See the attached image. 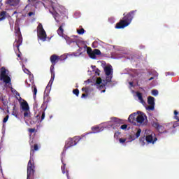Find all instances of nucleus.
Segmentation results:
<instances>
[{
  "mask_svg": "<svg viewBox=\"0 0 179 179\" xmlns=\"http://www.w3.org/2000/svg\"><path fill=\"white\" fill-rule=\"evenodd\" d=\"M33 15H34V13H33V12H29V13H28V16H29V17H31V16H33Z\"/></svg>",
  "mask_w": 179,
  "mask_h": 179,
  "instance_id": "nucleus-47",
  "label": "nucleus"
},
{
  "mask_svg": "<svg viewBox=\"0 0 179 179\" xmlns=\"http://www.w3.org/2000/svg\"><path fill=\"white\" fill-rule=\"evenodd\" d=\"M104 72L106 75V82H111V79H113V68L111 66H106Z\"/></svg>",
  "mask_w": 179,
  "mask_h": 179,
  "instance_id": "nucleus-8",
  "label": "nucleus"
},
{
  "mask_svg": "<svg viewBox=\"0 0 179 179\" xmlns=\"http://www.w3.org/2000/svg\"><path fill=\"white\" fill-rule=\"evenodd\" d=\"M0 169H2V166H1V158H0Z\"/></svg>",
  "mask_w": 179,
  "mask_h": 179,
  "instance_id": "nucleus-58",
  "label": "nucleus"
},
{
  "mask_svg": "<svg viewBox=\"0 0 179 179\" xmlns=\"http://www.w3.org/2000/svg\"><path fill=\"white\" fill-rule=\"evenodd\" d=\"M148 103L150 106H155V97L153 96H148Z\"/></svg>",
  "mask_w": 179,
  "mask_h": 179,
  "instance_id": "nucleus-22",
  "label": "nucleus"
},
{
  "mask_svg": "<svg viewBox=\"0 0 179 179\" xmlns=\"http://www.w3.org/2000/svg\"><path fill=\"white\" fill-rule=\"evenodd\" d=\"M82 90H83V92H85V93H87V92H89V89L85 88V87L82 88Z\"/></svg>",
  "mask_w": 179,
  "mask_h": 179,
  "instance_id": "nucleus-45",
  "label": "nucleus"
},
{
  "mask_svg": "<svg viewBox=\"0 0 179 179\" xmlns=\"http://www.w3.org/2000/svg\"><path fill=\"white\" fill-rule=\"evenodd\" d=\"M8 120H9V115H7L3 120V124L6 123L8 122Z\"/></svg>",
  "mask_w": 179,
  "mask_h": 179,
  "instance_id": "nucleus-40",
  "label": "nucleus"
},
{
  "mask_svg": "<svg viewBox=\"0 0 179 179\" xmlns=\"http://www.w3.org/2000/svg\"><path fill=\"white\" fill-rule=\"evenodd\" d=\"M12 115H14V117H16V118H18V117H19V113H18L17 110H16V106L13 107Z\"/></svg>",
  "mask_w": 179,
  "mask_h": 179,
  "instance_id": "nucleus-25",
  "label": "nucleus"
},
{
  "mask_svg": "<svg viewBox=\"0 0 179 179\" xmlns=\"http://www.w3.org/2000/svg\"><path fill=\"white\" fill-rule=\"evenodd\" d=\"M20 0H6V4L8 5V6H17Z\"/></svg>",
  "mask_w": 179,
  "mask_h": 179,
  "instance_id": "nucleus-14",
  "label": "nucleus"
},
{
  "mask_svg": "<svg viewBox=\"0 0 179 179\" xmlns=\"http://www.w3.org/2000/svg\"><path fill=\"white\" fill-rule=\"evenodd\" d=\"M92 131H93L94 134H97L98 132H101V129H100L99 127H92Z\"/></svg>",
  "mask_w": 179,
  "mask_h": 179,
  "instance_id": "nucleus-24",
  "label": "nucleus"
},
{
  "mask_svg": "<svg viewBox=\"0 0 179 179\" xmlns=\"http://www.w3.org/2000/svg\"><path fill=\"white\" fill-rule=\"evenodd\" d=\"M101 82H102V80L100 78H97L96 81V85L100 86V85H101Z\"/></svg>",
  "mask_w": 179,
  "mask_h": 179,
  "instance_id": "nucleus-33",
  "label": "nucleus"
},
{
  "mask_svg": "<svg viewBox=\"0 0 179 179\" xmlns=\"http://www.w3.org/2000/svg\"><path fill=\"white\" fill-rule=\"evenodd\" d=\"M136 121L138 124H143V125H146L148 124V117L145 113H141V115H137L136 117Z\"/></svg>",
  "mask_w": 179,
  "mask_h": 179,
  "instance_id": "nucleus-7",
  "label": "nucleus"
},
{
  "mask_svg": "<svg viewBox=\"0 0 179 179\" xmlns=\"http://www.w3.org/2000/svg\"><path fill=\"white\" fill-rule=\"evenodd\" d=\"M0 66H1V64H0Z\"/></svg>",
  "mask_w": 179,
  "mask_h": 179,
  "instance_id": "nucleus-62",
  "label": "nucleus"
},
{
  "mask_svg": "<svg viewBox=\"0 0 179 179\" xmlns=\"http://www.w3.org/2000/svg\"><path fill=\"white\" fill-rule=\"evenodd\" d=\"M153 79H155V77H151L150 78L148 79V80H149V81L153 80Z\"/></svg>",
  "mask_w": 179,
  "mask_h": 179,
  "instance_id": "nucleus-53",
  "label": "nucleus"
},
{
  "mask_svg": "<svg viewBox=\"0 0 179 179\" xmlns=\"http://www.w3.org/2000/svg\"><path fill=\"white\" fill-rule=\"evenodd\" d=\"M101 93H106V90H102Z\"/></svg>",
  "mask_w": 179,
  "mask_h": 179,
  "instance_id": "nucleus-56",
  "label": "nucleus"
},
{
  "mask_svg": "<svg viewBox=\"0 0 179 179\" xmlns=\"http://www.w3.org/2000/svg\"><path fill=\"white\" fill-rule=\"evenodd\" d=\"M73 94H75L77 97L79 96V90L78 89H75L73 90Z\"/></svg>",
  "mask_w": 179,
  "mask_h": 179,
  "instance_id": "nucleus-34",
  "label": "nucleus"
},
{
  "mask_svg": "<svg viewBox=\"0 0 179 179\" xmlns=\"http://www.w3.org/2000/svg\"><path fill=\"white\" fill-rule=\"evenodd\" d=\"M22 69H24V72L25 73H30V71H29V69L24 68V65L22 66Z\"/></svg>",
  "mask_w": 179,
  "mask_h": 179,
  "instance_id": "nucleus-41",
  "label": "nucleus"
},
{
  "mask_svg": "<svg viewBox=\"0 0 179 179\" xmlns=\"http://www.w3.org/2000/svg\"><path fill=\"white\" fill-rule=\"evenodd\" d=\"M66 176H67V178L69 179V175L68 173H66Z\"/></svg>",
  "mask_w": 179,
  "mask_h": 179,
  "instance_id": "nucleus-57",
  "label": "nucleus"
},
{
  "mask_svg": "<svg viewBox=\"0 0 179 179\" xmlns=\"http://www.w3.org/2000/svg\"><path fill=\"white\" fill-rule=\"evenodd\" d=\"M15 92H16L15 93L16 96H18V97H20V100H22V97H20V94H19V92H17V91Z\"/></svg>",
  "mask_w": 179,
  "mask_h": 179,
  "instance_id": "nucleus-48",
  "label": "nucleus"
},
{
  "mask_svg": "<svg viewBox=\"0 0 179 179\" xmlns=\"http://www.w3.org/2000/svg\"><path fill=\"white\" fill-rule=\"evenodd\" d=\"M137 97H138V100H140V101H141V103H143V97L142 96V93L137 92Z\"/></svg>",
  "mask_w": 179,
  "mask_h": 179,
  "instance_id": "nucleus-29",
  "label": "nucleus"
},
{
  "mask_svg": "<svg viewBox=\"0 0 179 179\" xmlns=\"http://www.w3.org/2000/svg\"><path fill=\"white\" fill-rule=\"evenodd\" d=\"M0 80H3L6 85L10 83V77L6 75V69L3 66L1 67Z\"/></svg>",
  "mask_w": 179,
  "mask_h": 179,
  "instance_id": "nucleus-6",
  "label": "nucleus"
},
{
  "mask_svg": "<svg viewBox=\"0 0 179 179\" xmlns=\"http://www.w3.org/2000/svg\"><path fill=\"white\" fill-rule=\"evenodd\" d=\"M95 73L98 76L100 75V70H99V69H96V71H95Z\"/></svg>",
  "mask_w": 179,
  "mask_h": 179,
  "instance_id": "nucleus-46",
  "label": "nucleus"
},
{
  "mask_svg": "<svg viewBox=\"0 0 179 179\" xmlns=\"http://www.w3.org/2000/svg\"><path fill=\"white\" fill-rule=\"evenodd\" d=\"M79 141H80V137L79 136H75L74 138H69L68 141H66L63 152H62V156H64V155H65V152H66V150H68V149H69V148H72V146H75V145H77Z\"/></svg>",
  "mask_w": 179,
  "mask_h": 179,
  "instance_id": "nucleus-2",
  "label": "nucleus"
},
{
  "mask_svg": "<svg viewBox=\"0 0 179 179\" xmlns=\"http://www.w3.org/2000/svg\"><path fill=\"white\" fill-rule=\"evenodd\" d=\"M50 59L52 65H56L57 62H58L59 61H62L61 57H59V56L57 55H51Z\"/></svg>",
  "mask_w": 179,
  "mask_h": 179,
  "instance_id": "nucleus-12",
  "label": "nucleus"
},
{
  "mask_svg": "<svg viewBox=\"0 0 179 179\" xmlns=\"http://www.w3.org/2000/svg\"><path fill=\"white\" fill-rule=\"evenodd\" d=\"M152 126L159 132V134H164V132H167V131H164V127L163 125H160L159 122L153 121L152 123Z\"/></svg>",
  "mask_w": 179,
  "mask_h": 179,
  "instance_id": "nucleus-11",
  "label": "nucleus"
},
{
  "mask_svg": "<svg viewBox=\"0 0 179 179\" xmlns=\"http://www.w3.org/2000/svg\"><path fill=\"white\" fill-rule=\"evenodd\" d=\"M62 26H64V24H62V25H61L57 29V34L61 36H64V28H62Z\"/></svg>",
  "mask_w": 179,
  "mask_h": 179,
  "instance_id": "nucleus-23",
  "label": "nucleus"
},
{
  "mask_svg": "<svg viewBox=\"0 0 179 179\" xmlns=\"http://www.w3.org/2000/svg\"><path fill=\"white\" fill-rule=\"evenodd\" d=\"M28 131L30 134H34V132H36V128L29 129Z\"/></svg>",
  "mask_w": 179,
  "mask_h": 179,
  "instance_id": "nucleus-42",
  "label": "nucleus"
},
{
  "mask_svg": "<svg viewBox=\"0 0 179 179\" xmlns=\"http://www.w3.org/2000/svg\"><path fill=\"white\" fill-rule=\"evenodd\" d=\"M90 58H92V59H96V55H101V52L99 49H94L90 55H88Z\"/></svg>",
  "mask_w": 179,
  "mask_h": 179,
  "instance_id": "nucleus-13",
  "label": "nucleus"
},
{
  "mask_svg": "<svg viewBox=\"0 0 179 179\" xmlns=\"http://www.w3.org/2000/svg\"><path fill=\"white\" fill-rule=\"evenodd\" d=\"M32 87L34 88V99H36V96H37V87H36V85H34Z\"/></svg>",
  "mask_w": 179,
  "mask_h": 179,
  "instance_id": "nucleus-30",
  "label": "nucleus"
},
{
  "mask_svg": "<svg viewBox=\"0 0 179 179\" xmlns=\"http://www.w3.org/2000/svg\"><path fill=\"white\" fill-rule=\"evenodd\" d=\"M129 84L130 85V86L133 87L134 86V83L132 82H129Z\"/></svg>",
  "mask_w": 179,
  "mask_h": 179,
  "instance_id": "nucleus-52",
  "label": "nucleus"
},
{
  "mask_svg": "<svg viewBox=\"0 0 179 179\" xmlns=\"http://www.w3.org/2000/svg\"><path fill=\"white\" fill-rule=\"evenodd\" d=\"M141 132H142V129H138L135 136L130 135L129 138L131 141H135V139L139 138L141 136Z\"/></svg>",
  "mask_w": 179,
  "mask_h": 179,
  "instance_id": "nucleus-15",
  "label": "nucleus"
},
{
  "mask_svg": "<svg viewBox=\"0 0 179 179\" xmlns=\"http://www.w3.org/2000/svg\"><path fill=\"white\" fill-rule=\"evenodd\" d=\"M81 97H82V99H83L85 97H87V94H83Z\"/></svg>",
  "mask_w": 179,
  "mask_h": 179,
  "instance_id": "nucleus-49",
  "label": "nucleus"
},
{
  "mask_svg": "<svg viewBox=\"0 0 179 179\" xmlns=\"http://www.w3.org/2000/svg\"><path fill=\"white\" fill-rule=\"evenodd\" d=\"M44 111L45 110H42V111L39 112V113L36 115V118H40V115H41L40 122H41V121H43V120H44V118H45V112H44Z\"/></svg>",
  "mask_w": 179,
  "mask_h": 179,
  "instance_id": "nucleus-19",
  "label": "nucleus"
},
{
  "mask_svg": "<svg viewBox=\"0 0 179 179\" xmlns=\"http://www.w3.org/2000/svg\"><path fill=\"white\" fill-rule=\"evenodd\" d=\"M50 102V100H48V98L46 101H43L41 108L43 111H45L47 110V107H48V103Z\"/></svg>",
  "mask_w": 179,
  "mask_h": 179,
  "instance_id": "nucleus-20",
  "label": "nucleus"
},
{
  "mask_svg": "<svg viewBox=\"0 0 179 179\" xmlns=\"http://www.w3.org/2000/svg\"><path fill=\"white\" fill-rule=\"evenodd\" d=\"M15 36H17V38L15 39L13 45L17 50H19V48L23 43V37H22V32H20V28L19 27H15Z\"/></svg>",
  "mask_w": 179,
  "mask_h": 179,
  "instance_id": "nucleus-3",
  "label": "nucleus"
},
{
  "mask_svg": "<svg viewBox=\"0 0 179 179\" xmlns=\"http://www.w3.org/2000/svg\"><path fill=\"white\" fill-rule=\"evenodd\" d=\"M136 12V10H131L126 15L125 13H124L123 19L116 24L115 29H124V27L129 26V24H131V22H132V19H134V16H135Z\"/></svg>",
  "mask_w": 179,
  "mask_h": 179,
  "instance_id": "nucleus-1",
  "label": "nucleus"
},
{
  "mask_svg": "<svg viewBox=\"0 0 179 179\" xmlns=\"http://www.w3.org/2000/svg\"><path fill=\"white\" fill-rule=\"evenodd\" d=\"M61 160H62V163L63 164V166L61 167L62 171L63 174H65V166H66V164L64 163V158L62 157Z\"/></svg>",
  "mask_w": 179,
  "mask_h": 179,
  "instance_id": "nucleus-27",
  "label": "nucleus"
},
{
  "mask_svg": "<svg viewBox=\"0 0 179 179\" xmlns=\"http://www.w3.org/2000/svg\"><path fill=\"white\" fill-rule=\"evenodd\" d=\"M143 141H144L145 137H143V138H141V141H143Z\"/></svg>",
  "mask_w": 179,
  "mask_h": 179,
  "instance_id": "nucleus-59",
  "label": "nucleus"
},
{
  "mask_svg": "<svg viewBox=\"0 0 179 179\" xmlns=\"http://www.w3.org/2000/svg\"><path fill=\"white\" fill-rule=\"evenodd\" d=\"M152 96H157V94H159V91H157V90H152Z\"/></svg>",
  "mask_w": 179,
  "mask_h": 179,
  "instance_id": "nucleus-37",
  "label": "nucleus"
},
{
  "mask_svg": "<svg viewBox=\"0 0 179 179\" xmlns=\"http://www.w3.org/2000/svg\"><path fill=\"white\" fill-rule=\"evenodd\" d=\"M92 52H93V50H92V48L90 47L87 48V54H88V55H90Z\"/></svg>",
  "mask_w": 179,
  "mask_h": 179,
  "instance_id": "nucleus-38",
  "label": "nucleus"
},
{
  "mask_svg": "<svg viewBox=\"0 0 179 179\" xmlns=\"http://www.w3.org/2000/svg\"><path fill=\"white\" fill-rule=\"evenodd\" d=\"M37 150H38V144H34V145H31L30 155L33 156V155H34V152H37Z\"/></svg>",
  "mask_w": 179,
  "mask_h": 179,
  "instance_id": "nucleus-17",
  "label": "nucleus"
},
{
  "mask_svg": "<svg viewBox=\"0 0 179 179\" xmlns=\"http://www.w3.org/2000/svg\"><path fill=\"white\" fill-rule=\"evenodd\" d=\"M15 13H17V12H16V11H15V12H14V14H15Z\"/></svg>",
  "mask_w": 179,
  "mask_h": 179,
  "instance_id": "nucleus-60",
  "label": "nucleus"
},
{
  "mask_svg": "<svg viewBox=\"0 0 179 179\" xmlns=\"http://www.w3.org/2000/svg\"><path fill=\"white\" fill-rule=\"evenodd\" d=\"M92 69H96V66H92Z\"/></svg>",
  "mask_w": 179,
  "mask_h": 179,
  "instance_id": "nucleus-55",
  "label": "nucleus"
},
{
  "mask_svg": "<svg viewBox=\"0 0 179 179\" xmlns=\"http://www.w3.org/2000/svg\"><path fill=\"white\" fill-rule=\"evenodd\" d=\"M9 15L6 13V11H1L0 13V22H2V20H5L6 17H8Z\"/></svg>",
  "mask_w": 179,
  "mask_h": 179,
  "instance_id": "nucleus-18",
  "label": "nucleus"
},
{
  "mask_svg": "<svg viewBox=\"0 0 179 179\" xmlns=\"http://www.w3.org/2000/svg\"><path fill=\"white\" fill-rule=\"evenodd\" d=\"M24 117L29 118V117H30V112H29V110H25L24 113Z\"/></svg>",
  "mask_w": 179,
  "mask_h": 179,
  "instance_id": "nucleus-35",
  "label": "nucleus"
},
{
  "mask_svg": "<svg viewBox=\"0 0 179 179\" xmlns=\"http://www.w3.org/2000/svg\"><path fill=\"white\" fill-rule=\"evenodd\" d=\"M85 29L83 28H81L80 29H77V33L80 35L85 34Z\"/></svg>",
  "mask_w": 179,
  "mask_h": 179,
  "instance_id": "nucleus-31",
  "label": "nucleus"
},
{
  "mask_svg": "<svg viewBox=\"0 0 179 179\" xmlns=\"http://www.w3.org/2000/svg\"><path fill=\"white\" fill-rule=\"evenodd\" d=\"M136 117V113L131 114L128 118L129 122H134V121H136V117Z\"/></svg>",
  "mask_w": 179,
  "mask_h": 179,
  "instance_id": "nucleus-21",
  "label": "nucleus"
},
{
  "mask_svg": "<svg viewBox=\"0 0 179 179\" xmlns=\"http://www.w3.org/2000/svg\"><path fill=\"white\" fill-rule=\"evenodd\" d=\"M176 127H177L176 125V124H173V125H172V128H176Z\"/></svg>",
  "mask_w": 179,
  "mask_h": 179,
  "instance_id": "nucleus-54",
  "label": "nucleus"
},
{
  "mask_svg": "<svg viewBox=\"0 0 179 179\" xmlns=\"http://www.w3.org/2000/svg\"><path fill=\"white\" fill-rule=\"evenodd\" d=\"M127 128H128V125L127 124H123L120 127V129H127Z\"/></svg>",
  "mask_w": 179,
  "mask_h": 179,
  "instance_id": "nucleus-44",
  "label": "nucleus"
},
{
  "mask_svg": "<svg viewBox=\"0 0 179 179\" xmlns=\"http://www.w3.org/2000/svg\"><path fill=\"white\" fill-rule=\"evenodd\" d=\"M54 79H55V74L52 73V74H51V78L49 81L48 85H52V83L54 82Z\"/></svg>",
  "mask_w": 179,
  "mask_h": 179,
  "instance_id": "nucleus-28",
  "label": "nucleus"
},
{
  "mask_svg": "<svg viewBox=\"0 0 179 179\" xmlns=\"http://www.w3.org/2000/svg\"><path fill=\"white\" fill-rule=\"evenodd\" d=\"M29 1V2H36L37 1V0H28Z\"/></svg>",
  "mask_w": 179,
  "mask_h": 179,
  "instance_id": "nucleus-51",
  "label": "nucleus"
},
{
  "mask_svg": "<svg viewBox=\"0 0 179 179\" xmlns=\"http://www.w3.org/2000/svg\"><path fill=\"white\" fill-rule=\"evenodd\" d=\"M111 121L113 122L111 127L113 129L124 124V122L121 119H118V117H111Z\"/></svg>",
  "mask_w": 179,
  "mask_h": 179,
  "instance_id": "nucleus-9",
  "label": "nucleus"
},
{
  "mask_svg": "<svg viewBox=\"0 0 179 179\" xmlns=\"http://www.w3.org/2000/svg\"><path fill=\"white\" fill-rule=\"evenodd\" d=\"M54 66H55V65L54 64H52L51 66H50V73H51V75H55V72L54 71Z\"/></svg>",
  "mask_w": 179,
  "mask_h": 179,
  "instance_id": "nucleus-36",
  "label": "nucleus"
},
{
  "mask_svg": "<svg viewBox=\"0 0 179 179\" xmlns=\"http://www.w3.org/2000/svg\"><path fill=\"white\" fill-rule=\"evenodd\" d=\"M18 50V49H17ZM18 51H19V54H17V57H18V58H20V55H22V52H20V49L18 50Z\"/></svg>",
  "mask_w": 179,
  "mask_h": 179,
  "instance_id": "nucleus-50",
  "label": "nucleus"
},
{
  "mask_svg": "<svg viewBox=\"0 0 179 179\" xmlns=\"http://www.w3.org/2000/svg\"><path fill=\"white\" fill-rule=\"evenodd\" d=\"M21 107L23 111H29V103L26 101L21 103Z\"/></svg>",
  "mask_w": 179,
  "mask_h": 179,
  "instance_id": "nucleus-16",
  "label": "nucleus"
},
{
  "mask_svg": "<svg viewBox=\"0 0 179 179\" xmlns=\"http://www.w3.org/2000/svg\"><path fill=\"white\" fill-rule=\"evenodd\" d=\"M145 141L147 143H155L156 141H157V138H156V135L153 133L151 132L150 134H148L145 136Z\"/></svg>",
  "mask_w": 179,
  "mask_h": 179,
  "instance_id": "nucleus-10",
  "label": "nucleus"
},
{
  "mask_svg": "<svg viewBox=\"0 0 179 179\" xmlns=\"http://www.w3.org/2000/svg\"><path fill=\"white\" fill-rule=\"evenodd\" d=\"M119 141L120 143H125V142H127V138H120Z\"/></svg>",
  "mask_w": 179,
  "mask_h": 179,
  "instance_id": "nucleus-43",
  "label": "nucleus"
},
{
  "mask_svg": "<svg viewBox=\"0 0 179 179\" xmlns=\"http://www.w3.org/2000/svg\"><path fill=\"white\" fill-rule=\"evenodd\" d=\"M107 83H110V82L106 81L105 84H101L96 86L99 90H103V89H106V85H107Z\"/></svg>",
  "mask_w": 179,
  "mask_h": 179,
  "instance_id": "nucleus-26",
  "label": "nucleus"
},
{
  "mask_svg": "<svg viewBox=\"0 0 179 179\" xmlns=\"http://www.w3.org/2000/svg\"><path fill=\"white\" fill-rule=\"evenodd\" d=\"M38 38H40L42 41H45V40H47V34L41 24L38 25Z\"/></svg>",
  "mask_w": 179,
  "mask_h": 179,
  "instance_id": "nucleus-5",
  "label": "nucleus"
},
{
  "mask_svg": "<svg viewBox=\"0 0 179 179\" xmlns=\"http://www.w3.org/2000/svg\"><path fill=\"white\" fill-rule=\"evenodd\" d=\"M155 121H157V119H155Z\"/></svg>",
  "mask_w": 179,
  "mask_h": 179,
  "instance_id": "nucleus-61",
  "label": "nucleus"
},
{
  "mask_svg": "<svg viewBox=\"0 0 179 179\" xmlns=\"http://www.w3.org/2000/svg\"><path fill=\"white\" fill-rule=\"evenodd\" d=\"M36 166H34V161L30 159L28 162L27 165V179H34V173L35 170L34 169Z\"/></svg>",
  "mask_w": 179,
  "mask_h": 179,
  "instance_id": "nucleus-4",
  "label": "nucleus"
},
{
  "mask_svg": "<svg viewBox=\"0 0 179 179\" xmlns=\"http://www.w3.org/2000/svg\"><path fill=\"white\" fill-rule=\"evenodd\" d=\"M147 110L153 111V110H155V105H150L149 106H148Z\"/></svg>",
  "mask_w": 179,
  "mask_h": 179,
  "instance_id": "nucleus-39",
  "label": "nucleus"
},
{
  "mask_svg": "<svg viewBox=\"0 0 179 179\" xmlns=\"http://www.w3.org/2000/svg\"><path fill=\"white\" fill-rule=\"evenodd\" d=\"M175 119L179 122V113L177 110H174Z\"/></svg>",
  "mask_w": 179,
  "mask_h": 179,
  "instance_id": "nucleus-32",
  "label": "nucleus"
}]
</instances>
